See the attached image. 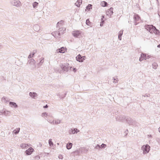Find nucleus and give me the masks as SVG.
I'll use <instances>...</instances> for the list:
<instances>
[{
	"label": "nucleus",
	"mask_w": 160,
	"mask_h": 160,
	"mask_svg": "<svg viewBox=\"0 0 160 160\" xmlns=\"http://www.w3.org/2000/svg\"><path fill=\"white\" fill-rule=\"evenodd\" d=\"M158 131L160 132V127L158 128Z\"/></svg>",
	"instance_id": "bf43d9fd"
},
{
	"label": "nucleus",
	"mask_w": 160,
	"mask_h": 160,
	"mask_svg": "<svg viewBox=\"0 0 160 160\" xmlns=\"http://www.w3.org/2000/svg\"><path fill=\"white\" fill-rule=\"evenodd\" d=\"M44 62V58H41V60L40 62L38 63V65L39 66H41L42 65L43 63Z\"/></svg>",
	"instance_id": "e433bc0d"
},
{
	"label": "nucleus",
	"mask_w": 160,
	"mask_h": 160,
	"mask_svg": "<svg viewBox=\"0 0 160 160\" xmlns=\"http://www.w3.org/2000/svg\"><path fill=\"white\" fill-rule=\"evenodd\" d=\"M29 95L32 98L35 99V97L37 96V94L36 92H31L29 93Z\"/></svg>",
	"instance_id": "4468645a"
},
{
	"label": "nucleus",
	"mask_w": 160,
	"mask_h": 160,
	"mask_svg": "<svg viewBox=\"0 0 160 160\" xmlns=\"http://www.w3.org/2000/svg\"><path fill=\"white\" fill-rule=\"evenodd\" d=\"M66 30V28H61L59 29V30L58 31V35L60 36L61 34H62Z\"/></svg>",
	"instance_id": "f8f14e48"
},
{
	"label": "nucleus",
	"mask_w": 160,
	"mask_h": 160,
	"mask_svg": "<svg viewBox=\"0 0 160 160\" xmlns=\"http://www.w3.org/2000/svg\"><path fill=\"white\" fill-rule=\"evenodd\" d=\"M58 32L55 31L53 32H52V35L54 36L55 38H58L60 36H59L58 35Z\"/></svg>",
	"instance_id": "412c9836"
},
{
	"label": "nucleus",
	"mask_w": 160,
	"mask_h": 160,
	"mask_svg": "<svg viewBox=\"0 0 160 160\" xmlns=\"http://www.w3.org/2000/svg\"><path fill=\"white\" fill-rule=\"evenodd\" d=\"M81 32L79 31H74L72 32L73 36L76 38H80L81 36Z\"/></svg>",
	"instance_id": "0eeeda50"
},
{
	"label": "nucleus",
	"mask_w": 160,
	"mask_h": 160,
	"mask_svg": "<svg viewBox=\"0 0 160 160\" xmlns=\"http://www.w3.org/2000/svg\"><path fill=\"white\" fill-rule=\"evenodd\" d=\"M2 46L0 45V49H2Z\"/></svg>",
	"instance_id": "4d7b16f0"
},
{
	"label": "nucleus",
	"mask_w": 160,
	"mask_h": 160,
	"mask_svg": "<svg viewBox=\"0 0 160 160\" xmlns=\"http://www.w3.org/2000/svg\"><path fill=\"white\" fill-rule=\"evenodd\" d=\"M65 49V50H67V48H66V47H62L59 48H58V49H57V50H62V49Z\"/></svg>",
	"instance_id": "a19ab883"
},
{
	"label": "nucleus",
	"mask_w": 160,
	"mask_h": 160,
	"mask_svg": "<svg viewBox=\"0 0 160 160\" xmlns=\"http://www.w3.org/2000/svg\"><path fill=\"white\" fill-rule=\"evenodd\" d=\"M146 56V54H143V53H142L141 54V57L142 58H143V59H145V57Z\"/></svg>",
	"instance_id": "ea45409f"
},
{
	"label": "nucleus",
	"mask_w": 160,
	"mask_h": 160,
	"mask_svg": "<svg viewBox=\"0 0 160 160\" xmlns=\"http://www.w3.org/2000/svg\"><path fill=\"white\" fill-rule=\"evenodd\" d=\"M79 131V130L77 128H71L69 130L68 132L70 134H74L77 133Z\"/></svg>",
	"instance_id": "1a4fd4ad"
},
{
	"label": "nucleus",
	"mask_w": 160,
	"mask_h": 160,
	"mask_svg": "<svg viewBox=\"0 0 160 160\" xmlns=\"http://www.w3.org/2000/svg\"><path fill=\"white\" fill-rule=\"evenodd\" d=\"M63 22V21L61 20L59 22H58L57 25V27L60 28L62 26V23Z\"/></svg>",
	"instance_id": "aec40b11"
},
{
	"label": "nucleus",
	"mask_w": 160,
	"mask_h": 160,
	"mask_svg": "<svg viewBox=\"0 0 160 160\" xmlns=\"http://www.w3.org/2000/svg\"><path fill=\"white\" fill-rule=\"evenodd\" d=\"M151 56L149 55H146V58H145V59H149L150 58Z\"/></svg>",
	"instance_id": "49530a36"
},
{
	"label": "nucleus",
	"mask_w": 160,
	"mask_h": 160,
	"mask_svg": "<svg viewBox=\"0 0 160 160\" xmlns=\"http://www.w3.org/2000/svg\"><path fill=\"white\" fill-rule=\"evenodd\" d=\"M143 59L141 57L140 58L139 61H142Z\"/></svg>",
	"instance_id": "603ef678"
},
{
	"label": "nucleus",
	"mask_w": 160,
	"mask_h": 160,
	"mask_svg": "<svg viewBox=\"0 0 160 160\" xmlns=\"http://www.w3.org/2000/svg\"><path fill=\"white\" fill-rule=\"evenodd\" d=\"M33 29L35 31H38L39 30V27L37 25H34L33 26Z\"/></svg>",
	"instance_id": "c85d7f7f"
},
{
	"label": "nucleus",
	"mask_w": 160,
	"mask_h": 160,
	"mask_svg": "<svg viewBox=\"0 0 160 160\" xmlns=\"http://www.w3.org/2000/svg\"><path fill=\"white\" fill-rule=\"evenodd\" d=\"M76 58L77 61L80 62H82L85 59L86 57L85 56H82L79 54L76 57Z\"/></svg>",
	"instance_id": "6e6552de"
},
{
	"label": "nucleus",
	"mask_w": 160,
	"mask_h": 160,
	"mask_svg": "<svg viewBox=\"0 0 160 160\" xmlns=\"http://www.w3.org/2000/svg\"><path fill=\"white\" fill-rule=\"evenodd\" d=\"M58 158L60 159H62L63 158V156L62 155H59L58 157Z\"/></svg>",
	"instance_id": "09e8293b"
},
{
	"label": "nucleus",
	"mask_w": 160,
	"mask_h": 160,
	"mask_svg": "<svg viewBox=\"0 0 160 160\" xmlns=\"http://www.w3.org/2000/svg\"><path fill=\"white\" fill-rule=\"evenodd\" d=\"M81 0H78L75 3V4L78 7H79L80 5L82 3V1Z\"/></svg>",
	"instance_id": "5701e85b"
},
{
	"label": "nucleus",
	"mask_w": 160,
	"mask_h": 160,
	"mask_svg": "<svg viewBox=\"0 0 160 160\" xmlns=\"http://www.w3.org/2000/svg\"><path fill=\"white\" fill-rule=\"evenodd\" d=\"M125 118V117L123 116H117L116 117V119L117 121H122L123 120H124Z\"/></svg>",
	"instance_id": "ddd939ff"
},
{
	"label": "nucleus",
	"mask_w": 160,
	"mask_h": 160,
	"mask_svg": "<svg viewBox=\"0 0 160 160\" xmlns=\"http://www.w3.org/2000/svg\"><path fill=\"white\" fill-rule=\"evenodd\" d=\"M9 105L12 107H14V108H16L18 107L17 105L15 102H9Z\"/></svg>",
	"instance_id": "6ab92c4d"
},
{
	"label": "nucleus",
	"mask_w": 160,
	"mask_h": 160,
	"mask_svg": "<svg viewBox=\"0 0 160 160\" xmlns=\"http://www.w3.org/2000/svg\"><path fill=\"white\" fill-rule=\"evenodd\" d=\"M104 18V16H102V21L101 22L100 24V26L101 27H102L103 26V24L104 23V21L103 20H102V19H103L102 18Z\"/></svg>",
	"instance_id": "c03bdc74"
},
{
	"label": "nucleus",
	"mask_w": 160,
	"mask_h": 160,
	"mask_svg": "<svg viewBox=\"0 0 160 160\" xmlns=\"http://www.w3.org/2000/svg\"><path fill=\"white\" fill-rule=\"evenodd\" d=\"M150 147L148 144L144 145L141 147V150L143 151V154H146L148 153L150 150Z\"/></svg>",
	"instance_id": "f03ea898"
},
{
	"label": "nucleus",
	"mask_w": 160,
	"mask_h": 160,
	"mask_svg": "<svg viewBox=\"0 0 160 160\" xmlns=\"http://www.w3.org/2000/svg\"><path fill=\"white\" fill-rule=\"evenodd\" d=\"M95 148L97 149H99L100 148V146L99 145L97 144L96 146L95 147Z\"/></svg>",
	"instance_id": "a18cd8bd"
},
{
	"label": "nucleus",
	"mask_w": 160,
	"mask_h": 160,
	"mask_svg": "<svg viewBox=\"0 0 160 160\" xmlns=\"http://www.w3.org/2000/svg\"><path fill=\"white\" fill-rule=\"evenodd\" d=\"M81 153H85L88 151V149H86L85 148H80Z\"/></svg>",
	"instance_id": "a211bd4d"
},
{
	"label": "nucleus",
	"mask_w": 160,
	"mask_h": 160,
	"mask_svg": "<svg viewBox=\"0 0 160 160\" xmlns=\"http://www.w3.org/2000/svg\"><path fill=\"white\" fill-rule=\"evenodd\" d=\"M42 117H47V116H50L49 115H48V113L46 112H43L42 114Z\"/></svg>",
	"instance_id": "f704fd0d"
},
{
	"label": "nucleus",
	"mask_w": 160,
	"mask_h": 160,
	"mask_svg": "<svg viewBox=\"0 0 160 160\" xmlns=\"http://www.w3.org/2000/svg\"><path fill=\"white\" fill-rule=\"evenodd\" d=\"M145 28L150 33H152V32L156 29V28L152 25H146L145 26Z\"/></svg>",
	"instance_id": "20e7f679"
},
{
	"label": "nucleus",
	"mask_w": 160,
	"mask_h": 160,
	"mask_svg": "<svg viewBox=\"0 0 160 160\" xmlns=\"http://www.w3.org/2000/svg\"><path fill=\"white\" fill-rule=\"evenodd\" d=\"M38 3L36 2H35L32 4L33 7L34 8H36L38 6Z\"/></svg>",
	"instance_id": "c756f323"
},
{
	"label": "nucleus",
	"mask_w": 160,
	"mask_h": 160,
	"mask_svg": "<svg viewBox=\"0 0 160 160\" xmlns=\"http://www.w3.org/2000/svg\"><path fill=\"white\" fill-rule=\"evenodd\" d=\"M154 31H156V32H155V33H156V34H158V33H159V31L157 30L156 28Z\"/></svg>",
	"instance_id": "8fccbe9b"
},
{
	"label": "nucleus",
	"mask_w": 160,
	"mask_h": 160,
	"mask_svg": "<svg viewBox=\"0 0 160 160\" xmlns=\"http://www.w3.org/2000/svg\"><path fill=\"white\" fill-rule=\"evenodd\" d=\"M152 66L153 69H156L158 66V64L155 62H153L152 64Z\"/></svg>",
	"instance_id": "393cba45"
},
{
	"label": "nucleus",
	"mask_w": 160,
	"mask_h": 160,
	"mask_svg": "<svg viewBox=\"0 0 160 160\" xmlns=\"http://www.w3.org/2000/svg\"><path fill=\"white\" fill-rule=\"evenodd\" d=\"M2 101L3 102L7 103L9 101V99L7 98L3 97L2 98Z\"/></svg>",
	"instance_id": "4be33fe9"
},
{
	"label": "nucleus",
	"mask_w": 160,
	"mask_h": 160,
	"mask_svg": "<svg viewBox=\"0 0 160 160\" xmlns=\"http://www.w3.org/2000/svg\"><path fill=\"white\" fill-rule=\"evenodd\" d=\"M61 121L59 119H57L56 120H54V125L56 124H59L61 123Z\"/></svg>",
	"instance_id": "c9c22d12"
},
{
	"label": "nucleus",
	"mask_w": 160,
	"mask_h": 160,
	"mask_svg": "<svg viewBox=\"0 0 160 160\" xmlns=\"http://www.w3.org/2000/svg\"><path fill=\"white\" fill-rule=\"evenodd\" d=\"M10 3L12 5L15 6L17 7H19L22 6L21 2L18 0H12L11 1Z\"/></svg>",
	"instance_id": "7ed1b4c3"
},
{
	"label": "nucleus",
	"mask_w": 160,
	"mask_h": 160,
	"mask_svg": "<svg viewBox=\"0 0 160 160\" xmlns=\"http://www.w3.org/2000/svg\"><path fill=\"white\" fill-rule=\"evenodd\" d=\"M126 119V121L130 125L132 124L133 121L131 118H126L125 117L124 119Z\"/></svg>",
	"instance_id": "2eb2a0df"
},
{
	"label": "nucleus",
	"mask_w": 160,
	"mask_h": 160,
	"mask_svg": "<svg viewBox=\"0 0 160 160\" xmlns=\"http://www.w3.org/2000/svg\"><path fill=\"white\" fill-rule=\"evenodd\" d=\"M65 51H58L57 52V53H64L65 52ZM66 52L67 51H66Z\"/></svg>",
	"instance_id": "de8ad7c7"
},
{
	"label": "nucleus",
	"mask_w": 160,
	"mask_h": 160,
	"mask_svg": "<svg viewBox=\"0 0 160 160\" xmlns=\"http://www.w3.org/2000/svg\"><path fill=\"white\" fill-rule=\"evenodd\" d=\"M118 37L119 40H121V36L118 35Z\"/></svg>",
	"instance_id": "5fc2aeb1"
},
{
	"label": "nucleus",
	"mask_w": 160,
	"mask_h": 160,
	"mask_svg": "<svg viewBox=\"0 0 160 160\" xmlns=\"http://www.w3.org/2000/svg\"><path fill=\"white\" fill-rule=\"evenodd\" d=\"M72 143H68L67 145V148L68 149H70L72 146Z\"/></svg>",
	"instance_id": "bb28decb"
},
{
	"label": "nucleus",
	"mask_w": 160,
	"mask_h": 160,
	"mask_svg": "<svg viewBox=\"0 0 160 160\" xmlns=\"http://www.w3.org/2000/svg\"><path fill=\"white\" fill-rule=\"evenodd\" d=\"M127 132L126 134H127V132H128V130H127L126 131H125V132Z\"/></svg>",
	"instance_id": "052dcab7"
},
{
	"label": "nucleus",
	"mask_w": 160,
	"mask_h": 160,
	"mask_svg": "<svg viewBox=\"0 0 160 160\" xmlns=\"http://www.w3.org/2000/svg\"><path fill=\"white\" fill-rule=\"evenodd\" d=\"M48 143H49V145L50 146H53V142H52V139H49V140H48Z\"/></svg>",
	"instance_id": "473e14b6"
},
{
	"label": "nucleus",
	"mask_w": 160,
	"mask_h": 160,
	"mask_svg": "<svg viewBox=\"0 0 160 160\" xmlns=\"http://www.w3.org/2000/svg\"><path fill=\"white\" fill-rule=\"evenodd\" d=\"M72 68L71 67H70V69L71 70V68Z\"/></svg>",
	"instance_id": "680f3d73"
},
{
	"label": "nucleus",
	"mask_w": 160,
	"mask_h": 160,
	"mask_svg": "<svg viewBox=\"0 0 160 160\" xmlns=\"http://www.w3.org/2000/svg\"><path fill=\"white\" fill-rule=\"evenodd\" d=\"M48 107V105H46L43 106V108H46Z\"/></svg>",
	"instance_id": "6e6d98bb"
},
{
	"label": "nucleus",
	"mask_w": 160,
	"mask_h": 160,
	"mask_svg": "<svg viewBox=\"0 0 160 160\" xmlns=\"http://www.w3.org/2000/svg\"><path fill=\"white\" fill-rule=\"evenodd\" d=\"M150 137H151V135H150Z\"/></svg>",
	"instance_id": "e2e57ef3"
},
{
	"label": "nucleus",
	"mask_w": 160,
	"mask_h": 160,
	"mask_svg": "<svg viewBox=\"0 0 160 160\" xmlns=\"http://www.w3.org/2000/svg\"><path fill=\"white\" fill-rule=\"evenodd\" d=\"M157 47H158V48H160V44L158 45V46H157Z\"/></svg>",
	"instance_id": "13d9d810"
},
{
	"label": "nucleus",
	"mask_w": 160,
	"mask_h": 160,
	"mask_svg": "<svg viewBox=\"0 0 160 160\" xmlns=\"http://www.w3.org/2000/svg\"><path fill=\"white\" fill-rule=\"evenodd\" d=\"M4 110H2L0 111V113H2L3 114V111Z\"/></svg>",
	"instance_id": "3c124183"
},
{
	"label": "nucleus",
	"mask_w": 160,
	"mask_h": 160,
	"mask_svg": "<svg viewBox=\"0 0 160 160\" xmlns=\"http://www.w3.org/2000/svg\"><path fill=\"white\" fill-rule=\"evenodd\" d=\"M34 151V149L32 147H30L25 151V153L27 155H29L31 154Z\"/></svg>",
	"instance_id": "9b49d317"
},
{
	"label": "nucleus",
	"mask_w": 160,
	"mask_h": 160,
	"mask_svg": "<svg viewBox=\"0 0 160 160\" xmlns=\"http://www.w3.org/2000/svg\"><path fill=\"white\" fill-rule=\"evenodd\" d=\"M92 5L91 4H88V5L86 7L85 10L87 11L88 10V11H89L90 9L92 8Z\"/></svg>",
	"instance_id": "2f4dec72"
},
{
	"label": "nucleus",
	"mask_w": 160,
	"mask_h": 160,
	"mask_svg": "<svg viewBox=\"0 0 160 160\" xmlns=\"http://www.w3.org/2000/svg\"><path fill=\"white\" fill-rule=\"evenodd\" d=\"M101 5L102 7H106L108 4L105 1H102L101 2Z\"/></svg>",
	"instance_id": "cd10ccee"
},
{
	"label": "nucleus",
	"mask_w": 160,
	"mask_h": 160,
	"mask_svg": "<svg viewBox=\"0 0 160 160\" xmlns=\"http://www.w3.org/2000/svg\"><path fill=\"white\" fill-rule=\"evenodd\" d=\"M123 30L120 31L118 33V35L121 36L123 34Z\"/></svg>",
	"instance_id": "37998d69"
},
{
	"label": "nucleus",
	"mask_w": 160,
	"mask_h": 160,
	"mask_svg": "<svg viewBox=\"0 0 160 160\" xmlns=\"http://www.w3.org/2000/svg\"><path fill=\"white\" fill-rule=\"evenodd\" d=\"M86 24L88 26H90L91 22H90L89 19H87L86 20Z\"/></svg>",
	"instance_id": "58836bf2"
},
{
	"label": "nucleus",
	"mask_w": 160,
	"mask_h": 160,
	"mask_svg": "<svg viewBox=\"0 0 160 160\" xmlns=\"http://www.w3.org/2000/svg\"><path fill=\"white\" fill-rule=\"evenodd\" d=\"M100 146V148L101 147L102 148H105L106 147V145L104 143H102Z\"/></svg>",
	"instance_id": "79ce46f5"
},
{
	"label": "nucleus",
	"mask_w": 160,
	"mask_h": 160,
	"mask_svg": "<svg viewBox=\"0 0 160 160\" xmlns=\"http://www.w3.org/2000/svg\"><path fill=\"white\" fill-rule=\"evenodd\" d=\"M20 128H17L16 129H15L13 131V133H14L16 135L19 133L20 131Z\"/></svg>",
	"instance_id": "b1692460"
},
{
	"label": "nucleus",
	"mask_w": 160,
	"mask_h": 160,
	"mask_svg": "<svg viewBox=\"0 0 160 160\" xmlns=\"http://www.w3.org/2000/svg\"><path fill=\"white\" fill-rule=\"evenodd\" d=\"M35 53L36 52H34V51L31 52L28 56V58H30L33 57Z\"/></svg>",
	"instance_id": "a878e982"
},
{
	"label": "nucleus",
	"mask_w": 160,
	"mask_h": 160,
	"mask_svg": "<svg viewBox=\"0 0 160 160\" xmlns=\"http://www.w3.org/2000/svg\"><path fill=\"white\" fill-rule=\"evenodd\" d=\"M112 80H113V82L114 83H117L118 82V78H113Z\"/></svg>",
	"instance_id": "72a5a7b5"
},
{
	"label": "nucleus",
	"mask_w": 160,
	"mask_h": 160,
	"mask_svg": "<svg viewBox=\"0 0 160 160\" xmlns=\"http://www.w3.org/2000/svg\"><path fill=\"white\" fill-rule=\"evenodd\" d=\"M11 113L10 111H7L5 110L3 111V114L5 116L10 115Z\"/></svg>",
	"instance_id": "dca6fc26"
},
{
	"label": "nucleus",
	"mask_w": 160,
	"mask_h": 160,
	"mask_svg": "<svg viewBox=\"0 0 160 160\" xmlns=\"http://www.w3.org/2000/svg\"><path fill=\"white\" fill-rule=\"evenodd\" d=\"M133 18L134 22V25H136L138 24L137 22L139 21L140 19V18L138 14H134Z\"/></svg>",
	"instance_id": "423d86ee"
},
{
	"label": "nucleus",
	"mask_w": 160,
	"mask_h": 160,
	"mask_svg": "<svg viewBox=\"0 0 160 160\" xmlns=\"http://www.w3.org/2000/svg\"><path fill=\"white\" fill-rule=\"evenodd\" d=\"M73 152L75 154H76L77 155L79 154V153H81L80 148L79 149H78Z\"/></svg>",
	"instance_id": "7c9ffc66"
},
{
	"label": "nucleus",
	"mask_w": 160,
	"mask_h": 160,
	"mask_svg": "<svg viewBox=\"0 0 160 160\" xmlns=\"http://www.w3.org/2000/svg\"><path fill=\"white\" fill-rule=\"evenodd\" d=\"M47 121L49 122L51 124H52V125H54V120L48 119Z\"/></svg>",
	"instance_id": "4c0bfd02"
},
{
	"label": "nucleus",
	"mask_w": 160,
	"mask_h": 160,
	"mask_svg": "<svg viewBox=\"0 0 160 160\" xmlns=\"http://www.w3.org/2000/svg\"><path fill=\"white\" fill-rule=\"evenodd\" d=\"M29 145L26 144L25 143H22L20 145V147L22 148V149H25L28 146H29Z\"/></svg>",
	"instance_id": "f3484780"
},
{
	"label": "nucleus",
	"mask_w": 160,
	"mask_h": 160,
	"mask_svg": "<svg viewBox=\"0 0 160 160\" xmlns=\"http://www.w3.org/2000/svg\"><path fill=\"white\" fill-rule=\"evenodd\" d=\"M73 71L74 72H76L77 71V70L76 68H73Z\"/></svg>",
	"instance_id": "864d4df0"
},
{
	"label": "nucleus",
	"mask_w": 160,
	"mask_h": 160,
	"mask_svg": "<svg viewBox=\"0 0 160 160\" xmlns=\"http://www.w3.org/2000/svg\"><path fill=\"white\" fill-rule=\"evenodd\" d=\"M69 64L68 63H65L62 64L60 65L61 68L64 71L67 72L68 70Z\"/></svg>",
	"instance_id": "39448f33"
},
{
	"label": "nucleus",
	"mask_w": 160,
	"mask_h": 160,
	"mask_svg": "<svg viewBox=\"0 0 160 160\" xmlns=\"http://www.w3.org/2000/svg\"><path fill=\"white\" fill-rule=\"evenodd\" d=\"M27 64L31 69H34L36 68V62L35 60L32 58L29 59L28 60Z\"/></svg>",
	"instance_id": "f257e3e1"
},
{
	"label": "nucleus",
	"mask_w": 160,
	"mask_h": 160,
	"mask_svg": "<svg viewBox=\"0 0 160 160\" xmlns=\"http://www.w3.org/2000/svg\"><path fill=\"white\" fill-rule=\"evenodd\" d=\"M113 10L112 8H111L109 9H108L106 12L107 15L108 17H110L113 13Z\"/></svg>",
	"instance_id": "9d476101"
}]
</instances>
